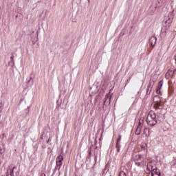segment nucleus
Returning a JSON list of instances; mask_svg holds the SVG:
<instances>
[{
  "label": "nucleus",
  "instance_id": "f257e3e1",
  "mask_svg": "<svg viewBox=\"0 0 176 176\" xmlns=\"http://www.w3.org/2000/svg\"><path fill=\"white\" fill-rule=\"evenodd\" d=\"M146 122L149 126H155L156 123H157V120H156V114L153 111H151L146 118Z\"/></svg>",
  "mask_w": 176,
  "mask_h": 176
},
{
  "label": "nucleus",
  "instance_id": "f03ea898",
  "mask_svg": "<svg viewBox=\"0 0 176 176\" xmlns=\"http://www.w3.org/2000/svg\"><path fill=\"white\" fill-rule=\"evenodd\" d=\"M133 161L135 164H136V166L138 167L144 166V164H146V161H145V159H144V157L141 155H135L133 158Z\"/></svg>",
  "mask_w": 176,
  "mask_h": 176
},
{
  "label": "nucleus",
  "instance_id": "7ed1b4c3",
  "mask_svg": "<svg viewBox=\"0 0 176 176\" xmlns=\"http://www.w3.org/2000/svg\"><path fill=\"white\" fill-rule=\"evenodd\" d=\"M171 23H173V19L170 18V16H167L164 23V27L166 28H170Z\"/></svg>",
  "mask_w": 176,
  "mask_h": 176
},
{
  "label": "nucleus",
  "instance_id": "20e7f679",
  "mask_svg": "<svg viewBox=\"0 0 176 176\" xmlns=\"http://www.w3.org/2000/svg\"><path fill=\"white\" fill-rule=\"evenodd\" d=\"M63 160H64V157L63 155H59L56 157V166L61 167L63 166Z\"/></svg>",
  "mask_w": 176,
  "mask_h": 176
},
{
  "label": "nucleus",
  "instance_id": "39448f33",
  "mask_svg": "<svg viewBox=\"0 0 176 176\" xmlns=\"http://www.w3.org/2000/svg\"><path fill=\"white\" fill-rule=\"evenodd\" d=\"M162 87H163V81L162 80L159 82L158 86L155 89L157 94H160V93H161L160 90L162 89Z\"/></svg>",
  "mask_w": 176,
  "mask_h": 176
},
{
  "label": "nucleus",
  "instance_id": "423d86ee",
  "mask_svg": "<svg viewBox=\"0 0 176 176\" xmlns=\"http://www.w3.org/2000/svg\"><path fill=\"white\" fill-rule=\"evenodd\" d=\"M156 166H154L152 165V163H149L147 165V170H148V171H151V173L153 172V170H156Z\"/></svg>",
  "mask_w": 176,
  "mask_h": 176
},
{
  "label": "nucleus",
  "instance_id": "0eeeda50",
  "mask_svg": "<svg viewBox=\"0 0 176 176\" xmlns=\"http://www.w3.org/2000/svg\"><path fill=\"white\" fill-rule=\"evenodd\" d=\"M156 41H157V38L155 36H152L150 38L149 42L151 46H155V45H156Z\"/></svg>",
  "mask_w": 176,
  "mask_h": 176
},
{
  "label": "nucleus",
  "instance_id": "6e6552de",
  "mask_svg": "<svg viewBox=\"0 0 176 176\" xmlns=\"http://www.w3.org/2000/svg\"><path fill=\"white\" fill-rule=\"evenodd\" d=\"M151 176H160V170L157 168L154 169L153 172H151Z\"/></svg>",
  "mask_w": 176,
  "mask_h": 176
},
{
  "label": "nucleus",
  "instance_id": "1a4fd4ad",
  "mask_svg": "<svg viewBox=\"0 0 176 176\" xmlns=\"http://www.w3.org/2000/svg\"><path fill=\"white\" fill-rule=\"evenodd\" d=\"M141 129H142L141 124H139V126H138L135 131L136 135H140V134H141Z\"/></svg>",
  "mask_w": 176,
  "mask_h": 176
},
{
  "label": "nucleus",
  "instance_id": "9d476101",
  "mask_svg": "<svg viewBox=\"0 0 176 176\" xmlns=\"http://www.w3.org/2000/svg\"><path fill=\"white\" fill-rule=\"evenodd\" d=\"M119 176H126V173L124 171H121L119 174Z\"/></svg>",
  "mask_w": 176,
  "mask_h": 176
},
{
  "label": "nucleus",
  "instance_id": "9b49d317",
  "mask_svg": "<svg viewBox=\"0 0 176 176\" xmlns=\"http://www.w3.org/2000/svg\"><path fill=\"white\" fill-rule=\"evenodd\" d=\"M151 90H152V87L148 86V87H147V93H148V91H151Z\"/></svg>",
  "mask_w": 176,
  "mask_h": 176
},
{
  "label": "nucleus",
  "instance_id": "f8f14e48",
  "mask_svg": "<svg viewBox=\"0 0 176 176\" xmlns=\"http://www.w3.org/2000/svg\"><path fill=\"white\" fill-rule=\"evenodd\" d=\"M121 140H122V136L120 135V136H119V138H118V140H117V142H119V141H120Z\"/></svg>",
  "mask_w": 176,
  "mask_h": 176
},
{
  "label": "nucleus",
  "instance_id": "ddd939ff",
  "mask_svg": "<svg viewBox=\"0 0 176 176\" xmlns=\"http://www.w3.org/2000/svg\"><path fill=\"white\" fill-rule=\"evenodd\" d=\"M14 168H16V166H14V167H13V169H12V172H11V175H13V170H14Z\"/></svg>",
  "mask_w": 176,
  "mask_h": 176
},
{
  "label": "nucleus",
  "instance_id": "4468645a",
  "mask_svg": "<svg viewBox=\"0 0 176 176\" xmlns=\"http://www.w3.org/2000/svg\"><path fill=\"white\" fill-rule=\"evenodd\" d=\"M156 98H159V96H155L153 100L155 101Z\"/></svg>",
  "mask_w": 176,
  "mask_h": 176
},
{
  "label": "nucleus",
  "instance_id": "2eb2a0df",
  "mask_svg": "<svg viewBox=\"0 0 176 176\" xmlns=\"http://www.w3.org/2000/svg\"><path fill=\"white\" fill-rule=\"evenodd\" d=\"M10 58H11L12 60H13L14 56H11V57H10Z\"/></svg>",
  "mask_w": 176,
  "mask_h": 176
},
{
  "label": "nucleus",
  "instance_id": "dca6fc26",
  "mask_svg": "<svg viewBox=\"0 0 176 176\" xmlns=\"http://www.w3.org/2000/svg\"><path fill=\"white\" fill-rule=\"evenodd\" d=\"M1 111H2V109H0V112H1Z\"/></svg>",
  "mask_w": 176,
  "mask_h": 176
},
{
  "label": "nucleus",
  "instance_id": "f3484780",
  "mask_svg": "<svg viewBox=\"0 0 176 176\" xmlns=\"http://www.w3.org/2000/svg\"><path fill=\"white\" fill-rule=\"evenodd\" d=\"M1 107L0 106V109H1Z\"/></svg>",
  "mask_w": 176,
  "mask_h": 176
}]
</instances>
